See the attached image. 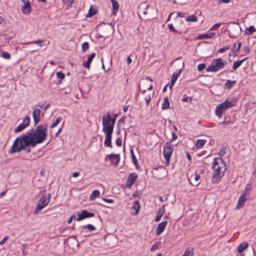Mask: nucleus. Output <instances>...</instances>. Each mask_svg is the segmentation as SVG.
<instances>
[{
  "instance_id": "obj_50",
  "label": "nucleus",
  "mask_w": 256,
  "mask_h": 256,
  "mask_svg": "<svg viewBox=\"0 0 256 256\" xmlns=\"http://www.w3.org/2000/svg\"><path fill=\"white\" fill-rule=\"evenodd\" d=\"M241 46H242V42H238L236 49L232 48V50L235 53L240 50Z\"/></svg>"
},
{
  "instance_id": "obj_51",
  "label": "nucleus",
  "mask_w": 256,
  "mask_h": 256,
  "mask_svg": "<svg viewBox=\"0 0 256 256\" xmlns=\"http://www.w3.org/2000/svg\"><path fill=\"white\" fill-rule=\"evenodd\" d=\"M230 48L228 46H224L221 48H220L218 50V52H224L226 50H228Z\"/></svg>"
},
{
  "instance_id": "obj_8",
  "label": "nucleus",
  "mask_w": 256,
  "mask_h": 256,
  "mask_svg": "<svg viewBox=\"0 0 256 256\" xmlns=\"http://www.w3.org/2000/svg\"><path fill=\"white\" fill-rule=\"evenodd\" d=\"M174 150V146L170 142H167L164 146L163 154L166 162L169 164L172 154Z\"/></svg>"
},
{
  "instance_id": "obj_16",
  "label": "nucleus",
  "mask_w": 256,
  "mask_h": 256,
  "mask_svg": "<svg viewBox=\"0 0 256 256\" xmlns=\"http://www.w3.org/2000/svg\"><path fill=\"white\" fill-rule=\"evenodd\" d=\"M108 158L111 160V163L116 166L118 164L120 160V157L118 154H108Z\"/></svg>"
},
{
  "instance_id": "obj_15",
  "label": "nucleus",
  "mask_w": 256,
  "mask_h": 256,
  "mask_svg": "<svg viewBox=\"0 0 256 256\" xmlns=\"http://www.w3.org/2000/svg\"><path fill=\"white\" fill-rule=\"evenodd\" d=\"M106 134V140L104 142V146L112 148V136L113 132H104Z\"/></svg>"
},
{
  "instance_id": "obj_33",
  "label": "nucleus",
  "mask_w": 256,
  "mask_h": 256,
  "mask_svg": "<svg viewBox=\"0 0 256 256\" xmlns=\"http://www.w3.org/2000/svg\"><path fill=\"white\" fill-rule=\"evenodd\" d=\"M26 126H24L22 124H20L14 130V133H18L22 131L25 128Z\"/></svg>"
},
{
  "instance_id": "obj_42",
  "label": "nucleus",
  "mask_w": 256,
  "mask_h": 256,
  "mask_svg": "<svg viewBox=\"0 0 256 256\" xmlns=\"http://www.w3.org/2000/svg\"><path fill=\"white\" fill-rule=\"evenodd\" d=\"M89 44L88 42H84L82 44V48L83 52H86L88 49Z\"/></svg>"
},
{
  "instance_id": "obj_36",
  "label": "nucleus",
  "mask_w": 256,
  "mask_h": 256,
  "mask_svg": "<svg viewBox=\"0 0 256 256\" xmlns=\"http://www.w3.org/2000/svg\"><path fill=\"white\" fill-rule=\"evenodd\" d=\"M153 96V94L152 96V94H146L144 96V100H146V106H148L150 102V100H151V99H152V98Z\"/></svg>"
},
{
  "instance_id": "obj_5",
  "label": "nucleus",
  "mask_w": 256,
  "mask_h": 256,
  "mask_svg": "<svg viewBox=\"0 0 256 256\" xmlns=\"http://www.w3.org/2000/svg\"><path fill=\"white\" fill-rule=\"evenodd\" d=\"M226 64V62H224L221 58L214 59L212 60L211 65L206 68V71L216 72L223 68Z\"/></svg>"
},
{
  "instance_id": "obj_44",
  "label": "nucleus",
  "mask_w": 256,
  "mask_h": 256,
  "mask_svg": "<svg viewBox=\"0 0 256 256\" xmlns=\"http://www.w3.org/2000/svg\"><path fill=\"white\" fill-rule=\"evenodd\" d=\"M43 40H34V41H32V42H28L27 43V44H38V45H40L42 42H43Z\"/></svg>"
},
{
  "instance_id": "obj_1",
  "label": "nucleus",
  "mask_w": 256,
  "mask_h": 256,
  "mask_svg": "<svg viewBox=\"0 0 256 256\" xmlns=\"http://www.w3.org/2000/svg\"><path fill=\"white\" fill-rule=\"evenodd\" d=\"M47 125L40 124L37 126L36 130L34 132L33 129L28 132L26 134H22L25 136L23 142L24 140L28 139L30 144L32 146H36L37 144L42 142L47 136Z\"/></svg>"
},
{
  "instance_id": "obj_45",
  "label": "nucleus",
  "mask_w": 256,
  "mask_h": 256,
  "mask_svg": "<svg viewBox=\"0 0 256 256\" xmlns=\"http://www.w3.org/2000/svg\"><path fill=\"white\" fill-rule=\"evenodd\" d=\"M197 68L198 71L202 72L206 68V64H198Z\"/></svg>"
},
{
  "instance_id": "obj_38",
  "label": "nucleus",
  "mask_w": 256,
  "mask_h": 256,
  "mask_svg": "<svg viewBox=\"0 0 256 256\" xmlns=\"http://www.w3.org/2000/svg\"><path fill=\"white\" fill-rule=\"evenodd\" d=\"M168 26L169 30L174 32H178L180 34H181L182 33V32H181V31L178 32L174 28V26L172 24H168Z\"/></svg>"
},
{
  "instance_id": "obj_19",
  "label": "nucleus",
  "mask_w": 256,
  "mask_h": 256,
  "mask_svg": "<svg viewBox=\"0 0 256 256\" xmlns=\"http://www.w3.org/2000/svg\"><path fill=\"white\" fill-rule=\"evenodd\" d=\"M96 56V54L93 52L92 53L88 58V60L86 61H85L83 62L82 66L87 68H90V64L93 58Z\"/></svg>"
},
{
  "instance_id": "obj_20",
  "label": "nucleus",
  "mask_w": 256,
  "mask_h": 256,
  "mask_svg": "<svg viewBox=\"0 0 256 256\" xmlns=\"http://www.w3.org/2000/svg\"><path fill=\"white\" fill-rule=\"evenodd\" d=\"M140 207V206L139 202L137 200L134 201L132 204V209L134 210L135 212H134L132 213V214L134 216L137 215L139 212Z\"/></svg>"
},
{
  "instance_id": "obj_28",
  "label": "nucleus",
  "mask_w": 256,
  "mask_h": 256,
  "mask_svg": "<svg viewBox=\"0 0 256 256\" xmlns=\"http://www.w3.org/2000/svg\"><path fill=\"white\" fill-rule=\"evenodd\" d=\"M236 84V80H228L224 84V87L226 89H230Z\"/></svg>"
},
{
  "instance_id": "obj_18",
  "label": "nucleus",
  "mask_w": 256,
  "mask_h": 256,
  "mask_svg": "<svg viewBox=\"0 0 256 256\" xmlns=\"http://www.w3.org/2000/svg\"><path fill=\"white\" fill-rule=\"evenodd\" d=\"M224 104H220L216 108V114L218 118H220L222 114L226 110V108H224Z\"/></svg>"
},
{
  "instance_id": "obj_40",
  "label": "nucleus",
  "mask_w": 256,
  "mask_h": 256,
  "mask_svg": "<svg viewBox=\"0 0 256 256\" xmlns=\"http://www.w3.org/2000/svg\"><path fill=\"white\" fill-rule=\"evenodd\" d=\"M1 56L3 57L6 60H9L10 58V54L6 52H2L1 53Z\"/></svg>"
},
{
  "instance_id": "obj_58",
  "label": "nucleus",
  "mask_w": 256,
  "mask_h": 256,
  "mask_svg": "<svg viewBox=\"0 0 256 256\" xmlns=\"http://www.w3.org/2000/svg\"><path fill=\"white\" fill-rule=\"evenodd\" d=\"M103 200H104L106 202H109V203H113L114 200L112 199H108L106 198H102Z\"/></svg>"
},
{
  "instance_id": "obj_34",
  "label": "nucleus",
  "mask_w": 256,
  "mask_h": 256,
  "mask_svg": "<svg viewBox=\"0 0 256 256\" xmlns=\"http://www.w3.org/2000/svg\"><path fill=\"white\" fill-rule=\"evenodd\" d=\"M186 20L187 22H196L198 20V18L195 15H191L186 17Z\"/></svg>"
},
{
  "instance_id": "obj_32",
  "label": "nucleus",
  "mask_w": 256,
  "mask_h": 256,
  "mask_svg": "<svg viewBox=\"0 0 256 256\" xmlns=\"http://www.w3.org/2000/svg\"><path fill=\"white\" fill-rule=\"evenodd\" d=\"M225 101H227V106H231V108L235 106L236 104V98H234V100L232 99L230 100V98H227Z\"/></svg>"
},
{
  "instance_id": "obj_59",
  "label": "nucleus",
  "mask_w": 256,
  "mask_h": 256,
  "mask_svg": "<svg viewBox=\"0 0 256 256\" xmlns=\"http://www.w3.org/2000/svg\"><path fill=\"white\" fill-rule=\"evenodd\" d=\"M227 101H224V102L222 103V104H224V108H226V110L229 108H231V106H227Z\"/></svg>"
},
{
  "instance_id": "obj_62",
  "label": "nucleus",
  "mask_w": 256,
  "mask_h": 256,
  "mask_svg": "<svg viewBox=\"0 0 256 256\" xmlns=\"http://www.w3.org/2000/svg\"><path fill=\"white\" fill-rule=\"evenodd\" d=\"M184 14L182 12H178L177 14L176 17L180 16V17H184Z\"/></svg>"
},
{
  "instance_id": "obj_39",
  "label": "nucleus",
  "mask_w": 256,
  "mask_h": 256,
  "mask_svg": "<svg viewBox=\"0 0 256 256\" xmlns=\"http://www.w3.org/2000/svg\"><path fill=\"white\" fill-rule=\"evenodd\" d=\"M256 30L255 29L254 26H250L248 28L246 33L248 35H250Z\"/></svg>"
},
{
  "instance_id": "obj_3",
  "label": "nucleus",
  "mask_w": 256,
  "mask_h": 256,
  "mask_svg": "<svg viewBox=\"0 0 256 256\" xmlns=\"http://www.w3.org/2000/svg\"><path fill=\"white\" fill-rule=\"evenodd\" d=\"M25 136L22 134L20 136L16 138L14 140L10 148L8 150L9 154H14L16 152H20L24 150L27 153L31 152V150L28 146L34 148L36 146H32L30 144L28 139L24 140L25 142H23Z\"/></svg>"
},
{
  "instance_id": "obj_47",
  "label": "nucleus",
  "mask_w": 256,
  "mask_h": 256,
  "mask_svg": "<svg viewBox=\"0 0 256 256\" xmlns=\"http://www.w3.org/2000/svg\"><path fill=\"white\" fill-rule=\"evenodd\" d=\"M200 175H199V174H194V180H196V182H194V184H193V185H196V186H197V185H198V184L199 183H198V182H198V180H200Z\"/></svg>"
},
{
  "instance_id": "obj_29",
  "label": "nucleus",
  "mask_w": 256,
  "mask_h": 256,
  "mask_svg": "<svg viewBox=\"0 0 256 256\" xmlns=\"http://www.w3.org/2000/svg\"><path fill=\"white\" fill-rule=\"evenodd\" d=\"M247 58H244L241 60L235 62L232 66V70H236L238 67L240 66L242 64L243 62H244Z\"/></svg>"
},
{
  "instance_id": "obj_48",
  "label": "nucleus",
  "mask_w": 256,
  "mask_h": 256,
  "mask_svg": "<svg viewBox=\"0 0 256 256\" xmlns=\"http://www.w3.org/2000/svg\"><path fill=\"white\" fill-rule=\"evenodd\" d=\"M221 25V24L220 23H217L215 24H214L212 28H211L210 29V30H216L217 28H218Z\"/></svg>"
},
{
  "instance_id": "obj_6",
  "label": "nucleus",
  "mask_w": 256,
  "mask_h": 256,
  "mask_svg": "<svg viewBox=\"0 0 256 256\" xmlns=\"http://www.w3.org/2000/svg\"><path fill=\"white\" fill-rule=\"evenodd\" d=\"M230 27L228 30V36L230 38H236L240 34L242 29L240 25L235 22L229 23Z\"/></svg>"
},
{
  "instance_id": "obj_49",
  "label": "nucleus",
  "mask_w": 256,
  "mask_h": 256,
  "mask_svg": "<svg viewBox=\"0 0 256 256\" xmlns=\"http://www.w3.org/2000/svg\"><path fill=\"white\" fill-rule=\"evenodd\" d=\"M116 144L118 146H121L122 145V140L121 138H118L116 140Z\"/></svg>"
},
{
  "instance_id": "obj_55",
  "label": "nucleus",
  "mask_w": 256,
  "mask_h": 256,
  "mask_svg": "<svg viewBox=\"0 0 256 256\" xmlns=\"http://www.w3.org/2000/svg\"><path fill=\"white\" fill-rule=\"evenodd\" d=\"M158 248V244H154L150 248V250L154 251V250H156Z\"/></svg>"
},
{
  "instance_id": "obj_4",
  "label": "nucleus",
  "mask_w": 256,
  "mask_h": 256,
  "mask_svg": "<svg viewBox=\"0 0 256 256\" xmlns=\"http://www.w3.org/2000/svg\"><path fill=\"white\" fill-rule=\"evenodd\" d=\"M102 122L103 125L102 131L104 132H113L115 120L114 118H111L109 112H106V114L103 115Z\"/></svg>"
},
{
  "instance_id": "obj_14",
  "label": "nucleus",
  "mask_w": 256,
  "mask_h": 256,
  "mask_svg": "<svg viewBox=\"0 0 256 256\" xmlns=\"http://www.w3.org/2000/svg\"><path fill=\"white\" fill-rule=\"evenodd\" d=\"M40 112L41 111L39 108H34L32 112V116L34 125L37 124L40 122Z\"/></svg>"
},
{
  "instance_id": "obj_26",
  "label": "nucleus",
  "mask_w": 256,
  "mask_h": 256,
  "mask_svg": "<svg viewBox=\"0 0 256 256\" xmlns=\"http://www.w3.org/2000/svg\"><path fill=\"white\" fill-rule=\"evenodd\" d=\"M100 195V192L98 190H94L92 192V193L90 196V200H93L96 198L99 197Z\"/></svg>"
},
{
  "instance_id": "obj_24",
  "label": "nucleus",
  "mask_w": 256,
  "mask_h": 256,
  "mask_svg": "<svg viewBox=\"0 0 256 256\" xmlns=\"http://www.w3.org/2000/svg\"><path fill=\"white\" fill-rule=\"evenodd\" d=\"M170 103L168 97H165L164 98V102L162 104V110H167L170 108Z\"/></svg>"
},
{
  "instance_id": "obj_2",
  "label": "nucleus",
  "mask_w": 256,
  "mask_h": 256,
  "mask_svg": "<svg viewBox=\"0 0 256 256\" xmlns=\"http://www.w3.org/2000/svg\"><path fill=\"white\" fill-rule=\"evenodd\" d=\"M214 173L212 176V184L219 182L226 170V165L225 162L220 158H215L212 166Z\"/></svg>"
},
{
  "instance_id": "obj_57",
  "label": "nucleus",
  "mask_w": 256,
  "mask_h": 256,
  "mask_svg": "<svg viewBox=\"0 0 256 256\" xmlns=\"http://www.w3.org/2000/svg\"><path fill=\"white\" fill-rule=\"evenodd\" d=\"M230 0H219L218 4H221L222 3L228 4L230 2Z\"/></svg>"
},
{
  "instance_id": "obj_30",
  "label": "nucleus",
  "mask_w": 256,
  "mask_h": 256,
  "mask_svg": "<svg viewBox=\"0 0 256 256\" xmlns=\"http://www.w3.org/2000/svg\"><path fill=\"white\" fill-rule=\"evenodd\" d=\"M206 143V140H198L196 141V148H202L204 144Z\"/></svg>"
},
{
  "instance_id": "obj_46",
  "label": "nucleus",
  "mask_w": 256,
  "mask_h": 256,
  "mask_svg": "<svg viewBox=\"0 0 256 256\" xmlns=\"http://www.w3.org/2000/svg\"><path fill=\"white\" fill-rule=\"evenodd\" d=\"M56 76L60 79H64L65 77L64 74L62 72H56Z\"/></svg>"
},
{
  "instance_id": "obj_27",
  "label": "nucleus",
  "mask_w": 256,
  "mask_h": 256,
  "mask_svg": "<svg viewBox=\"0 0 256 256\" xmlns=\"http://www.w3.org/2000/svg\"><path fill=\"white\" fill-rule=\"evenodd\" d=\"M194 256V248H188L185 250L184 254L182 256Z\"/></svg>"
},
{
  "instance_id": "obj_11",
  "label": "nucleus",
  "mask_w": 256,
  "mask_h": 256,
  "mask_svg": "<svg viewBox=\"0 0 256 256\" xmlns=\"http://www.w3.org/2000/svg\"><path fill=\"white\" fill-rule=\"evenodd\" d=\"M248 200V197L246 196V193H242L238 200L236 209H240L243 208L245 202Z\"/></svg>"
},
{
  "instance_id": "obj_17",
  "label": "nucleus",
  "mask_w": 256,
  "mask_h": 256,
  "mask_svg": "<svg viewBox=\"0 0 256 256\" xmlns=\"http://www.w3.org/2000/svg\"><path fill=\"white\" fill-rule=\"evenodd\" d=\"M23 14H28L32 10L30 3L28 0H26V3L21 8Z\"/></svg>"
},
{
  "instance_id": "obj_61",
  "label": "nucleus",
  "mask_w": 256,
  "mask_h": 256,
  "mask_svg": "<svg viewBox=\"0 0 256 256\" xmlns=\"http://www.w3.org/2000/svg\"><path fill=\"white\" fill-rule=\"evenodd\" d=\"M178 138V136H177L174 133V132H172V141H174L175 140H176Z\"/></svg>"
},
{
  "instance_id": "obj_41",
  "label": "nucleus",
  "mask_w": 256,
  "mask_h": 256,
  "mask_svg": "<svg viewBox=\"0 0 256 256\" xmlns=\"http://www.w3.org/2000/svg\"><path fill=\"white\" fill-rule=\"evenodd\" d=\"M132 162H133L134 164L136 166V168H138V160H136V158L135 155L134 154H132Z\"/></svg>"
},
{
  "instance_id": "obj_31",
  "label": "nucleus",
  "mask_w": 256,
  "mask_h": 256,
  "mask_svg": "<svg viewBox=\"0 0 256 256\" xmlns=\"http://www.w3.org/2000/svg\"><path fill=\"white\" fill-rule=\"evenodd\" d=\"M97 10L92 8V6H91L89 9L88 14L86 15V18L92 17L96 14Z\"/></svg>"
},
{
  "instance_id": "obj_43",
  "label": "nucleus",
  "mask_w": 256,
  "mask_h": 256,
  "mask_svg": "<svg viewBox=\"0 0 256 256\" xmlns=\"http://www.w3.org/2000/svg\"><path fill=\"white\" fill-rule=\"evenodd\" d=\"M84 228H87L88 230L92 231L96 229L95 227L91 224H88L86 225L83 226Z\"/></svg>"
},
{
  "instance_id": "obj_9",
  "label": "nucleus",
  "mask_w": 256,
  "mask_h": 256,
  "mask_svg": "<svg viewBox=\"0 0 256 256\" xmlns=\"http://www.w3.org/2000/svg\"><path fill=\"white\" fill-rule=\"evenodd\" d=\"M78 218L76 220L80 221L84 219L94 216V214L89 212L87 210H82L80 213L78 214Z\"/></svg>"
},
{
  "instance_id": "obj_12",
  "label": "nucleus",
  "mask_w": 256,
  "mask_h": 256,
  "mask_svg": "<svg viewBox=\"0 0 256 256\" xmlns=\"http://www.w3.org/2000/svg\"><path fill=\"white\" fill-rule=\"evenodd\" d=\"M167 224L168 222L166 220H164L158 224L156 228V236H160L164 231Z\"/></svg>"
},
{
  "instance_id": "obj_53",
  "label": "nucleus",
  "mask_w": 256,
  "mask_h": 256,
  "mask_svg": "<svg viewBox=\"0 0 256 256\" xmlns=\"http://www.w3.org/2000/svg\"><path fill=\"white\" fill-rule=\"evenodd\" d=\"M226 148H222L220 151L218 152V155L220 156H222L225 154Z\"/></svg>"
},
{
  "instance_id": "obj_7",
  "label": "nucleus",
  "mask_w": 256,
  "mask_h": 256,
  "mask_svg": "<svg viewBox=\"0 0 256 256\" xmlns=\"http://www.w3.org/2000/svg\"><path fill=\"white\" fill-rule=\"evenodd\" d=\"M50 194H48L47 196H44L39 200L37 206L34 212V214H37L48 204L50 200Z\"/></svg>"
},
{
  "instance_id": "obj_25",
  "label": "nucleus",
  "mask_w": 256,
  "mask_h": 256,
  "mask_svg": "<svg viewBox=\"0 0 256 256\" xmlns=\"http://www.w3.org/2000/svg\"><path fill=\"white\" fill-rule=\"evenodd\" d=\"M248 246V244L246 242H244L240 244L238 248V251L240 253H242L245 249H246Z\"/></svg>"
},
{
  "instance_id": "obj_52",
  "label": "nucleus",
  "mask_w": 256,
  "mask_h": 256,
  "mask_svg": "<svg viewBox=\"0 0 256 256\" xmlns=\"http://www.w3.org/2000/svg\"><path fill=\"white\" fill-rule=\"evenodd\" d=\"M9 237L8 236H5L3 239L0 241V245H2L4 244L6 242V240L8 239Z\"/></svg>"
},
{
  "instance_id": "obj_56",
  "label": "nucleus",
  "mask_w": 256,
  "mask_h": 256,
  "mask_svg": "<svg viewBox=\"0 0 256 256\" xmlns=\"http://www.w3.org/2000/svg\"><path fill=\"white\" fill-rule=\"evenodd\" d=\"M192 100V98L189 96H186L182 98V101L184 102H187L188 101L190 102Z\"/></svg>"
},
{
  "instance_id": "obj_21",
  "label": "nucleus",
  "mask_w": 256,
  "mask_h": 256,
  "mask_svg": "<svg viewBox=\"0 0 256 256\" xmlns=\"http://www.w3.org/2000/svg\"><path fill=\"white\" fill-rule=\"evenodd\" d=\"M164 205L163 206L162 208H160L156 212V215L155 219V221L158 222L160 220L162 217V216L164 212Z\"/></svg>"
},
{
  "instance_id": "obj_54",
  "label": "nucleus",
  "mask_w": 256,
  "mask_h": 256,
  "mask_svg": "<svg viewBox=\"0 0 256 256\" xmlns=\"http://www.w3.org/2000/svg\"><path fill=\"white\" fill-rule=\"evenodd\" d=\"M76 216L75 214H73L72 215L70 218H69V220H68V224H70V223H71V222H72V220H76Z\"/></svg>"
},
{
  "instance_id": "obj_23",
  "label": "nucleus",
  "mask_w": 256,
  "mask_h": 256,
  "mask_svg": "<svg viewBox=\"0 0 256 256\" xmlns=\"http://www.w3.org/2000/svg\"><path fill=\"white\" fill-rule=\"evenodd\" d=\"M214 34V32H210L209 34L199 35L197 38L200 40L210 38H212Z\"/></svg>"
},
{
  "instance_id": "obj_37",
  "label": "nucleus",
  "mask_w": 256,
  "mask_h": 256,
  "mask_svg": "<svg viewBox=\"0 0 256 256\" xmlns=\"http://www.w3.org/2000/svg\"><path fill=\"white\" fill-rule=\"evenodd\" d=\"M61 120H62V118L61 117L58 118L56 120L50 125V128H53L54 127H56L57 126V124H58L60 122Z\"/></svg>"
},
{
  "instance_id": "obj_64",
  "label": "nucleus",
  "mask_w": 256,
  "mask_h": 256,
  "mask_svg": "<svg viewBox=\"0 0 256 256\" xmlns=\"http://www.w3.org/2000/svg\"><path fill=\"white\" fill-rule=\"evenodd\" d=\"M132 62V59L130 58V56H129L127 58V62L128 64H130Z\"/></svg>"
},
{
  "instance_id": "obj_63",
  "label": "nucleus",
  "mask_w": 256,
  "mask_h": 256,
  "mask_svg": "<svg viewBox=\"0 0 256 256\" xmlns=\"http://www.w3.org/2000/svg\"><path fill=\"white\" fill-rule=\"evenodd\" d=\"M79 176V173L78 172H74L73 173L72 176L74 178H76Z\"/></svg>"
},
{
  "instance_id": "obj_60",
  "label": "nucleus",
  "mask_w": 256,
  "mask_h": 256,
  "mask_svg": "<svg viewBox=\"0 0 256 256\" xmlns=\"http://www.w3.org/2000/svg\"><path fill=\"white\" fill-rule=\"evenodd\" d=\"M125 120V117L122 116L118 121V125L120 123H124Z\"/></svg>"
},
{
  "instance_id": "obj_22",
  "label": "nucleus",
  "mask_w": 256,
  "mask_h": 256,
  "mask_svg": "<svg viewBox=\"0 0 256 256\" xmlns=\"http://www.w3.org/2000/svg\"><path fill=\"white\" fill-rule=\"evenodd\" d=\"M112 6V13L114 15H116L118 12L119 9V5L118 2L116 0H110Z\"/></svg>"
},
{
  "instance_id": "obj_13",
  "label": "nucleus",
  "mask_w": 256,
  "mask_h": 256,
  "mask_svg": "<svg viewBox=\"0 0 256 256\" xmlns=\"http://www.w3.org/2000/svg\"><path fill=\"white\" fill-rule=\"evenodd\" d=\"M137 178V174L136 173L130 174L127 178L126 186L130 188Z\"/></svg>"
},
{
  "instance_id": "obj_35",
  "label": "nucleus",
  "mask_w": 256,
  "mask_h": 256,
  "mask_svg": "<svg viewBox=\"0 0 256 256\" xmlns=\"http://www.w3.org/2000/svg\"><path fill=\"white\" fill-rule=\"evenodd\" d=\"M30 123V118L29 116H26L23 120L21 124L26 126V127H27L28 126H29Z\"/></svg>"
},
{
  "instance_id": "obj_10",
  "label": "nucleus",
  "mask_w": 256,
  "mask_h": 256,
  "mask_svg": "<svg viewBox=\"0 0 256 256\" xmlns=\"http://www.w3.org/2000/svg\"><path fill=\"white\" fill-rule=\"evenodd\" d=\"M182 68H180L176 73H174L171 78L170 84V88L172 90V88L177 80L178 77L180 76V74L182 72V69L184 67V62H182Z\"/></svg>"
}]
</instances>
